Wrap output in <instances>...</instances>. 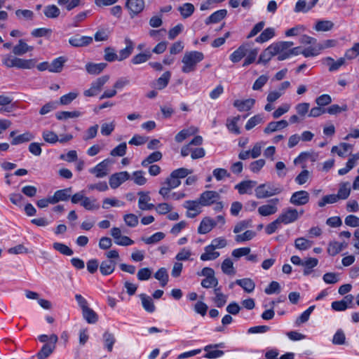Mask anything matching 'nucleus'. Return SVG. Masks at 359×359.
<instances>
[{
	"mask_svg": "<svg viewBox=\"0 0 359 359\" xmlns=\"http://www.w3.org/2000/svg\"><path fill=\"white\" fill-rule=\"evenodd\" d=\"M192 172L191 170L184 168H180L173 170L165 179L163 186L159 189V194L164 200H168L170 197L169 194L170 191L178 187L181 184L180 180L191 174Z\"/></svg>",
	"mask_w": 359,
	"mask_h": 359,
	"instance_id": "1",
	"label": "nucleus"
},
{
	"mask_svg": "<svg viewBox=\"0 0 359 359\" xmlns=\"http://www.w3.org/2000/svg\"><path fill=\"white\" fill-rule=\"evenodd\" d=\"M2 64L7 68L16 67L22 69H31L36 65V59H23L11 54H7L2 57Z\"/></svg>",
	"mask_w": 359,
	"mask_h": 359,
	"instance_id": "2",
	"label": "nucleus"
},
{
	"mask_svg": "<svg viewBox=\"0 0 359 359\" xmlns=\"http://www.w3.org/2000/svg\"><path fill=\"white\" fill-rule=\"evenodd\" d=\"M204 59V55L199 51H187L182 59V72L185 74L193 72L196 70L198 63Z\"/></svg>",
	"mask_w": 359,
	"mask_h": 359,
	"instance_id": "3",
	"label": "nucleus"
},
{
	"mask_svg": "<svg viewBox=\"0 0 359 359\" xmlns=\"http://www.w3.org/2000/svg\"><path fill=\"white\" fill-rule=\"evenodd\" d=\"M283 191V188L280 184L266 182L257 186L255 189V194L257 198L264 199L278 195Z\"/></svg>",
	"mask_w": 359,
	"mask_h": 359,
	"instance_id": "4",
	"label": "nucleus"
},
{
	"mask_svg": "<svg viewBox=\"0 0 359 359\" xmlns=\"http://www.w3.org/2000/svg\"><path fill=\"white\" fill-rule=\"evenodd\" d=\"M303 213V210L299 212L295 208H287L284 209L277 218L281 224H288L296 222Z\"/></svg>",
	"mask_w": 359,
	"mask_h": 359,
	"instance_id": "5",
	"label": "nucleus"
},
{
	"mask_svg": "<svg viewBox=\"0 0 359 359\" xmlns=\"http://www.w3.org/2000/svg\"><path fill=\"white\" fill-rule=\"evenodd\" d=\"M279 203V198H272L268 201L266 203L260 205L257 209V212L259 215L262 217L273 215L278 212Z\"/></svg>",
	"mask_w": 359,
	"mask_h": 359,
	"instance_id": "6",
	"label": "nucleus"
},
{
	"mask_svg": "<svg viewBox=\"0 0 359 359\" xmlns=\"http://www.w3.org/2000/svg\"><path fill=\"white\" fill-rule=\"evenodd\" d=\"M109 76L108 75H104L97 78L96 80L92 82L89 89L84 90L83 95L86 97L95 96L100 92L102 87L109 81Z\"/></svg>",
	"mask_w": 359,
	"mask_h": 359,
	"instance_id": "7",
	"label": "nucleus"
},
{
	"mask_svg": "<svg viewBox=\"0 0 359 359\" xmlns=\"http://www.w3.org/2000/svg\"><path fill=\"white\" fill-rule=\"evenodd\" d=\"M58 337L56 334H52L50 338V343L45 344L37 353L39 359H46L55 350Z\"/></svg>",
	"mask_w": 359,
	"mask_h": 359,
	"instance_id": "8",
	"label": "nucleus"
},
{
	"mask_svg": "<svg viewBox=\"0 0 359 359\" xmlns=\"http://www.w3.org/2000/svg\"><path fill=\"white\" fill-rule=\"evenodd\" d=\"M183 206L187 210L186 213L187 217L194 218L201 212L202 204L199 200L186 201Z\"/></svg>",
	"mask_w": 359,
	"mask_h": 359,
	"instance_id": "9",
	"label": "nucleus"
},
{
	"mask_svg": "<svg viewBox=\"0 0 359 359\" xmlns=\"http://www.w3.org/2000/svg\"><path fill=\"white\" fill-rule=\"evenodd\" d=\"M220 195L215 191H205L203 192L198 198L202 206H210L220 199Z\"/></svg>",
	"mask_w": 359,
	"mask_h": 359,
	"instance_id": "10",
	"label": "nucleus"
},
{
	"mask_svg": "<svg viewBox=\"0 0 359 359\" xmlns=\"http://www.w3.org/2000/svg\"><path fill=\"white\" fill-rule=\"evenodd\" d=\"M110 160L104 159L95 167L90 168L89 172L93 174L97 178H102L107 176L109 173V165Z\"/></svg>",
	"mask_w": 359,
	"mask_h": 359,
	"instance_id": "11",
	"label": "nucleus"
},
{
	"mask_svg": "<svg viewBox=\"0 0 359 359\" xmlns=\"http://www.w3.org/2000/svg\"><path fill=\"white\" fill-rule=\"evenodd\" d=\"M145 3L144 0H127L126 6L129 11L131 18L140 13L144 8Z\"/></svg>",
	"mask_w": 359,
	"mask_h": 359,
	"instance_id": "12",
	"label": "nucleus"
},
{
	"mask_svg": "<svg viewBox=\"0 0 359 359\" xmlns=\"http://www.w3.org/2000/svg\"><path fill=\"white\" fill-rule=\"evenodd\" d=\"M309 201V194L303 190L294 192L290 198V203L294 205H304Z\"/></svg>",
	"mask_w": 359,
	"mask_h": 359,
	"instance_id": "13",
	"label": "nucleus"
},
{
	"mask_svg": "<svg viewBox=\"0 0 359 359\" xmlns=\"http://www.w3.org/2000/svg\"><path fill=\"white\" fill-rule=\"evenodd\" d=\"M130 177V175L126 171L116 172L113 174L109 180L110 187L112 189L118 188L121 184L128 180Z\"/></svg>",
	"mask_w": 359,
	"mask_h": 359,
	"instance_id": "14",
	"label": "nucleus"
},
{
	"mask_svg": "<svg viewBox=\"0 0 359 359\" xmlns=\"http://www.w3.org/2000/svg\"><path fill=\"white\" fill-rule=\"evenodd\" d=\"M92 42L93 38L88 36H79L77 34L69 39V44L76 48L86 46Z\"/></svg>",
	"mask_w": 359,
	"mask_h": 359,
	"instance_id": "15",
	"label": "nucleus"
},
{
	"mask_svg": "<svg viewBox=\"0 0 359 359\" xmlns=\"http://www.w3.org/2000/svg\"><path fill=\"white\" fill-rule=\"evenodd\" d=\"M203 143V137L200 135L196 136L189 143L183 146L181 149V155L183 157L192 154V151L196 147L194 146H200Z\"/></svg>",
	"mask_w": 359,
	"mask_h": 359,
	"instance_id": "16",
	"label": "nucleus"
},
{
	"mask_svg": "<svg viewBox=\"0 0 359 359\" xmlns=\"http://www.w3.org/2000/svg\"><path fill=\"white\" fill-rule=\"evenodd\" d=\"M248 50V45L247 43L242 44L230 55V60L233 63L240 62L246 55Z\"/></svg>",
	"mask_w": 359,
	"mask_h": 359,
	"instance_id": "17",
	"label": "nucleus"
},
{
	"mask_svg": "<svg viewBox=\"0 0 359 359\" xmlns=\"http://www.w3.org/2000/svg\"><path fill=\"white\" fill-rule=\"evenodd\" d=\"M138 195L140 196L138 200V207L140 210H149L154 208V205L149 203L151 201V198L148 192L144 193L140 191L138 193Z\"/></svg>",
	"mask_w": 359,
	"mask_h": 359,
	"instance_id": "18",
	"label": "nucleus"
},
{
	"mask_svg": "<svg viewBox=\"0 0 359 359\" xmlns=\"http://www.w3.org/2000/svg\"><path fill=\"white\" fill-rule=\"evenodd\" d=\"M34 50V47L28 45L24 40L20 39L18 44L13 48V53L15 55H23Z\"/></svg>",
	"mask_w": 359,
	"mask_h": 359,
	"instance_id": "19",
	"label": "nucleus"
},
{
	"mask_svg": "<svg viewBox=\"0 0 359 359\" xmlns=\"http://www.w3.org/2000/svg\"><path fill=\"white\" fill-rule=\"evenodd\" d=\"M255 103V100L252 98L244 100H236L233 102V107L237 108L239 111H248L250 110Z\"/></svg>",
	"mask_w": 359,
	"mask_h": 359,
	"instance_id": "20",
	"label": "nucleus"
},
{
	"mask_svg": "<svg viewBox=\"0 0 359 359\" xmlns=\"http://www.w3.org/2000/svg\"><path fill=\"white\" fill-rule=\"evenodd\" d=\"M72 193V188H67L64 189H60L56 191L53 196H52L51 202L54 204L58 203L59 201H67L70 198V195Z\"/></svg>",
	"mask_w": 359,
	"mask_h": 359,
	"instance_id": "21",
	"label": "nucleus"
},
{
	"mask_svg": "<svg viewBox=\"0 0 359 359\" xmlns=\"http://www.w3.org/2000/svg\"><path fill=\"white\" fill-rule=\"evenodd\" d=\"M217 224V222L210 217H205L200 223L198 232L205 234L210 232Z\"/></svg>",
	"mask_w": 359,
	"mask_h": 359,
	"instance_id": "22",
	"label": "nucleus"
},
{
	"mask_svg": "<svg viewBox=\"0 0 359 359\" xmlns=\"http://www.w3.org/2000/svg\"><path fill=\"white\" fill-rule=\"evenodd\" d=\"M288 126V122L286 120H280L278 121H271L264 128V132L269 134L278 130L285 128Z\"/></svg>",
	"mask_w": 359,
	"mask_h": 359,
	"instance_id": "23",
	"label": "nucleus"
},
{
	"mask_svg": "<svg viewBox=\"0 0 359 359\" xmlns=\"http://www.w3.org/2000/svg\"><path fill=\"white\" fill-rule=\"evenodd\" d=\"M124 41L126 46L119 51L118 61H122L128 58L132 54L134 49V43L129 38H126Z\"/></svg>",
	"mask_w": 359,
	"mask_h": 359,
	"instance_id": "24",
	"label": "nucleus"
},
{
	"mask_svg": "<svg viewBox=\"0 0 359 359\" xmlns=\"http://www.w3.org/2000/svg\"><path fill=\"white\" fill-rule=\"evenodd\" d=\"M204 252L201 254L200 259L202 261H212L218 258L220 253L215 250V249L210 245L205 247Z\"/></svg>",
	"mask_w": 359,
	"mask_h": 359,
	"instance_id": "25",
	"label": "nucleus"
},
{
	"mask_svg": "<svg viewBox=\"0 0 359 359\" xmlns=\"http://www.w3.org/2000/svg\"><path fill=\"white\" fill-rule=\"evenodd\" d=\"M222 344H215V345H208L204 348L205 351L206 352L205 355V358L213 359L217 358L224 355V351L221 350H212V348H215L217 347H222Z\"/></svg>",
	"mask_w": 359,
	"mask_h": 359,
	"instance_id": "26",
	"label": "nucleus"
},
{
	"mask_svg": "<svg viewBox=\"0 0 359 359\" xmlns=\"http://www.w3.org/2000/svg\"><path fill=\"white\" fill-rule=\"evenodd\" d=\"M227 15L226 9L218 10L212 13L208 18H206L205 23L208 25L212 23H217L223 20Z\"/></svg>",
	"mask_w": 359,
	"mask_h": 359,
	"instance_id": "27",
	"label": "nucleus"
},
{
	"mask_svg": "<svg viewBox=\"0 0 359 359\" xmlns=\"http://www.w3.org/2000/svg\"><path fill=\"white\" fill-rule=\"evenodd\" d=\"M324 64L329 67L330 72H334L339 69L345 63V57H340L337 61H334L330 57H325L324 60Z\"/></svg>",
	"mask_w": 359,
	"mask_h": 359,
	"instance_id": "28",
	"label": "nucleus"
},
{
	"mask_svg": "<svg viewBox=\"0 0 359 359\" xmlns=\"http://www.w3.org/2000/svg\"><path fill=\"white\" fill-rule=\"evenodd\" d=\"M13 100V99L9 95H0V106L1 107L0 109L1 113L11 112L13 111V107L11 105Z\"/></svg>",
	"mask_w": 359,
	"mask_h": 359,
	"instance_id": "29",
	"label": "nucleus"
},
{
	"mask_svg": "<svg viewBox=\"0 0 359 359\" xmlns=\"http://www.w3.org/2000/svg\"><path fill=\"white\" fill-rule=\"evenodd\" d=\"M235 283L241 287L248 293L252 292L255 288V282L249 278L237 279Z\"/></svg>",
	"mask_w": 359,
	"mask_h": 359,
	"instance_id": "30",
	"label": "nucleus"
},
{
	"mask_svg": "<svg viewBox=\"0 0 359 359\" xmlns=\"http://www.w3.org/2000/svg\"><path fill=\"white\" fill-rule=\"evenodd\" d=\"M257 184L255 181L247 180L243 181L236 184L235 189L238 190L240 194H245L250 193L254 186Z\"/></svg>",
	"mask_w": 359,
	"mask_h": 359,
	"instance_id": "31",
	"label": "nucleus"
},
{
	"mask_svg": "<svg viewBox=\"0 0 359 359\" xmlns=\"http://www.w3.org/2000/svg\"><path fill=\"white\" fill-rule=\"evenodd\" d=\"M241 116H236L226 119V128L231 133L239 135L241 134V130L238 126V122L239 121Z\"/></svg>",
	"mask_w": 359,
	"mask_h": 359,
	"instance_id": "32",
	"label": "nucleus"
},
{
	"mask_svg": "<svg viewBox=\"0 0 359 359\" xmlns=\"http://www.w3.org/2000/svg\"><path fill=\"white\" fill-rule=\"evenodd\" d=\"M107 67V64L104 62L101 63H93L88 62L86 65V69L90 74H99L101 73L104 68Z\"/></svg>",
	"mask_w": 359,
	"mask_h": 359,
	"instance_id": "33",
	"label": "nucleus"
},
{
	"mask_svg": "<svg viewBox=\"0 0 359 359\" xmlns=\"http://www.w3.org/2000/svg\"><path fill=\"white\" fill-rule=\"evenodd\" d=\"M116 267V262L112 260L103 261L100 264V271L103 276L112 273Z\"/></svg>",
	"mask_w": 359,
	"mask_h": 359,
	"instance_id": "34",
	"label": "nucleus"
},
{
	"mask_svg": "<svg viewBox=\"0 0 359 359\" xmlns=\"http://www.w3.org/2000/svg\"><path fill=\"white\" fill-rule=\"evenodd\" d=\"M81 205L89 211H94L100 209V204L97 203V199L95 198L88 197L86 196Z\"/></svg>",
	"mask_w": 359,
	"mask_h": 359,
	"instance_id": "35",
	"label": "nucleus"
},
{
	"mask_svg": "<svg viewBox=\"0 0 359 359\" xmlns=\"http://www.w3.org/2000/svg\"><path fill=\"white\" fill-rule=\"evenodd\" d=\"M140 298L142 302V305L146 311L149 313H153L155 311V305L152 299L149 296L145 294H140Z\"/></svg>",
	"mask_w": 359,
	"mask_h": 359,
	"instance_id": "36",
	"label": "nucleus"
},
{
	"mask_svg": "<svg viewBox=\"0 0 359 359\" xmlns=\"http://www.w3.org/2000/svg\"><path fill=\"white\" fill-rule=\"evenodd\" d=\"M198 132L197 128L191 127L187 129H184L180 131L175 137V140L177 142H182L183 140L187 139L188 137L194 135Z\"/></svg>",
	"mask_w": 359,
	"mask_h": 359,
	"instance_id": "37",
	"label": "nucleus"
},
{
	"mask_svg": "<svg viewBox=\"0 0 359 359\" xmlns=\"http://www.w3.org/2000/svg\"><path fill=\"white\" fill-rule=\"evenodd\" d=\"M351 193V187L350 183L346 182H342L339 184V189L338 190L337 194H335L337 196V198L338 200H345L346 199Z\"/></svg>",
	"mask_w": 359,
	"mask_h": 359,
	"instance_id": "38",
	"label": "nucleus"
},
{
	"mask_svg": "<svg viewBox=\"0 0 359 359\" xmlns=\"http://www.w3.org/2000/svg\"><path fill=\"white\" fill-rule=\"evenodd\" d=\"M34 138V135L29 131H27L21 135H19L11 141L13 145H18L25 142H28Z\"/></svg>",
	"mask_w": 359,
	"mask_h": 359,
	"instance_id": "39",
	"label": "nucleus"
},
{
	"mask_svg": "<svg viewBox=\"0 0 359 359\" xmlns=\"http://www.w3.org/2000/svg\"><path fill=\"white\" fill-rule=\"evenodd\" d=\"M275 36V30L272 27H268L265 29L259 36L255 39L257 43H264Z\"/></svg>",
	"mask_w": 359,
	"mask_h": 359,
	"instance_id": "40",
	"label": "nucleus"
},
{
	"mask_svg": "<svg viewBox=\"0 0 359 359\" xmlns=\"http://www.w3.org/2000/svg\"><path fill=\"white\" fill-rule=\"evenodd\" d=\"M318 264V259L314 257H310L304 260L303 264L302 265L304 266V275H309L312 272V269L316 267Z\"/></svg>",
	"mask_w": 359,
	"mask_h": 359,
	"instance_id": "41",
	"label": "nucleus"
},
{
	"mask_svg": "<svg viewBox=\"0 0 359 359\" xmlns=\"http://www.w3.org/2000/svg\"><path fill=\"white\" fill-rule=\"evenodd\" d=\"M66 60V58L62 56L55 58L50 64L49 72L56 73L60 72Z\"/></svg>",
	"mask_w": 359,
	"mask_h": 359,
	"instance_id": "42",
	"label": "nucleus"
},
{
	"mask_svg": "<svg viewBox=\"0 0 359 359\" xmlns=\"http://www.w3.org/2000/svg\"><path fill=\"white\" fill-rule=\"evenodd\" d=\"M294 45L291 41H280L271 44L274 49L275 53L289 52L290 48Z\"/></svg>",
	"mask_w": 359,
	"mask_h": 359,
	"instance_id": "43",
	"label": "nucleus"
},
{
	"mask_svg": "<svg viewBox=\"0 0 359 359\" xmlns=\"http://www.w3.org/2000/svg\"><path fill=\"white\" fill-rule=\"evenodd\" d=\"M276 55L271 44L266 48L259 55L258 63H267L272 57Z\"/></svg>",
	"mask_w": 359,
	"mask_h": 359,
	"instance_id": "44",
	"label": "nucleus"
},
{
	"mask_svg": "<svg viewBox=\"0 0 359 359\" xmlns=\"http://www.w3.org/2000/svg\"><path fill=\"white\" fill-rule=\"evenodd\" d=\"M171 74L169 71L164 72L156 81L155 87L158 90L165 88L170 79Z\"/></svg>",
	"mask_w": 359,
	"mask_h": 359,
	"instance_id": "45",
	"label": "nucleus"
},
{
	"mask_svg": "<svg viewBox=\"0 0 359 359\" xmlns=\"http://www.w3.org/2000/svg\"><path fill=\"white\" fill-rule=\"evenodd\" d=\"M154 278L157 279L162 287H165L168 282V273L167 269L164 267L160 268L154 274Z\"/></svg>",
	"mask_w": 359,
	"mask_h": 359,
	"instance_id": "46",
	"label": "nucleus"
},
{
	"mask_svg": "<svg viewBox=\"0 0 359 359\" xmlns=\"http://www.w3.org/2000/svg\"><path fill=\"white\" fill-rule=\"evenodd\" d=\"M102 338L104 347L109 352H111L113 350L114 344L116 342V339L114 334L109 332H105L103 334Z\"/></svg>",
	"mask_w": 359,
	"mask_h": 359,
	"instance_id": "47",
	"label": "nucleus"
},
{
	"mask_svg": "<svg viewBox=\"0 0 359 359\" xmlns=\"http://www.w3.org/2000/svg\"><path fill=\"white\" fill-rule=\"evenodd\" d=\"M83 318L90 324L95 323L98 320L97 313L90 308H86L82 311Z\"/></svg>",
	"mask_w": 359,
	"mask_h": 359,
	"instance_id": "48",
	"label": "nucleus"
},
{
	"mask_svg": "<svg viewBox=\"0 0 359 359\" xmlns=\"http://www.w3.org/2000/svg\"><path fill=\"white\" fill-rule=\"evenodd\" d=\"M194 6L191 3H185L178 8V11L183 18L190 17L194 13Z\"/></svg>",
	"mask_w": 359,
	"mask_h": 359,
	"instance_id": "49",
	"label": "nucleus"
},
{
	"mask_svg": "<svg viewBox=\"0 0 359 359\" xmlns=\"http://www.w3.org/2000/svg\"><path fill=\"white\" fill-rule=\"evenodd\" d=\"M221 269L222 272L226 275L233 276L236 273L233 263L229 258H226L223 261Z\"/></svg>",
	"mask_w": 359,
	"mask_h": 359,
	"instance_id": "50",
	"label": "nucleus"
},
{
	"mask_svg": "<svg viewBox=\"0 0 359 359\" xmlns=\"http://www.w3.org/2000/svg\"><path fill=\"white\" fill-rule=\"evenodd\" d=\"M125 203L115 198H106L102 201V208L109 209L110 207H123Z\"/></svg>",
	"mask_w": 359,
	"mask_h": 359,
	"instance_id": "51",
	"label": "nucleus"
},
{
	"mask_svg": "<svg viewBox=\"0 0 359 359\" xmlns=\"http://www.w3.org/2000/svg\"><path fill=\"white\" fill-rule=\"evenodd\" d=\"M43 13L48 18H57L60 14V11L55 5H48L44 8Z\"/></svg>",
	"mask_w": 359,
	"mask_h": 359,
	"instance_id": "52",
	"label": "nucleus"
},
{
	"mask_svg": "<svg viewBox=\"0 0 359 359\" xmlns=\"http://www.w3.org/2000/svg\"><path fill=\"white\" fill-rule=\"evenodd\" d=\"M313 245V241L304 237H300L294 241V246L299 250H306L310 248Z\"/></svg>",
	"mask_w": 359,
	"mask_h": 359,
	"instance_id": "53",
	"label": "nucleus"
},
{
	"mask_svg": "<svg viewBox=\"0 0 359 359\" xmlns=\"http://www.w3.org/2000/svg\"><path fill=\"white\" fill-rule=\"evenodd\" d=\"M162 158L161 151H156L149 154L144 160L142 161V165L146 167L154 162L158 161Z\"/></svg>",
	"mask_w": 359,
	"mask_h": 359,
	"instance_id": "54",
	"label": "nucleus"
},
{
	"mask_svg": "<svg viewBox=\"0 0 359 359\" xmlns=\"http://www.w3.org/2000/svg\"><path fill=\"white\" fill-rule=\"evenodd\" d=\"M81 115V113L79 111H59L55 114L56 118L58 120H66L68 118H74L79 117Z\"/></svg>",
	"mask_w": 359,
	"mask_h": 359,
	"instance_id": "55",
	"label": "nucleus"
},
{
	"mask_svg": "<svg viewBox=\"0 0 359 359\" xmlns=\"http://www.w3.org/2000/svg\"><path fill=\"white\" fill-rule=\"evenodd\" d=\"M332 342L334 345H344L346 343V335L343 330L338 329L334 333Z\"/></svg>",
	"mask_w": 359,
	"mask_h": 359,
	"instance_id": "56",
	"label": "nucleus"
},
{
	"mask_svg": "<svg viewBox=\"0 0 359 359\" xmlns=\"http://www.w3.org/2000/svg\"><path fill=\"white\" fill-rule=\"evenodd\" d=\"M91 11L88 10L85 11H82L76 14L72 19V26L74 27H77L79 26L80 23L83 22L86 18L90 14Z\"/></svg>",
	"mask_w": 359,
	"mask_h": 359,
	"instance_id": "57",
	"label": "nucleus"
},
{
	"mask_svg": "<svg viewBox=\"0 0 359 359\" xmlns=\"http://www.w3.org/2000/svg\"><path fill=\"white\" fill-rule=\"evenodd\" d=\"M334 24L330 20H320L317 22L315 29L318 32H327L332 29Z\"/></svg>",
	"mask_w": 359,
	"mask_h": 359,
	"instance_id": "58",
	"label": "nucleus"
},
{
	"mask_svg": "<svg viewBox=\"0 0 359 359\" xmlns=\"http://www.w3.org/2000/svg\"><path fill=\"white\" fill-rule=\"evenodd\" d=\"M42 137L46 142L50 144H55L59 140L57 134L48 130H45L43 131Z\"/></svg>",
	"mask_w": 359,
	"mask_h": 359,
	"instance_id": "59",
	"label": "nucleus"
},
{
	"mask_svg": "<svg viewBox=\"0 0 359 359\" xmlns=\"http://www.w3.org/2000/svg\"><path fill=\"white\" fill-rule=\"evenodd\" d=\"M255 235L256 233L255 231L247 230L243 233L237 234L235 237V241L237 243H243L245 241H250L255 236Z\"/></svg>",
	"mask_w": 359,
	"mask_h": 359,
	"instance_id": "60",
	"label": "nucleus"
},
{
	"mask_svg": "<svg viewBox=\"0 0 359 359\" xmlns=\"http://www.w3.org/2000/svg\"><path fill=\"white\" fill-rule=\"evenodd\" d=\"M104 59L109 62L118 60V55L114 48L107 47L104 50Z\"/></svg>",
	"mask_w": 359,
	"mask_h": 359,
	"instance_id": "61",
	"label": "nucleus"
},
{
	"mask_svg": "<svg viewBox=\"0 0 359 359\" xmlns=\"http://www.w3.org/2000/svg\"><path fill=\"white\" fill-rule=\"evenodd\" d=\"M165 238V233L163 232H157L154 233L149 237L147 238H142V240L146 243V244H154L159 242L160 241L163 240Z\"/></svg>",
	"mask_w": 359,
	"mask_h": 359,
	"instance_id": "62",
	"label": "nucleus"
},
{
	"mask_svg": "<svg viewBox=\"0 0 359 359\" xmlns=\"http://www.w3.org/2000/svg\"><path fill=\"white\" fill-rule=\"evenodd\" d=\"M53 247L55 250L60 252L62 255L67 256L73 255V250L63 243L56 242L53 244Z\"/></svg>",
	"mask_w": 359,
	"mask_h": 359,
	"instance_id": "63",
	"label": "nucleus"
},
{
	"mask_svg": "<svg viewBox=\"0 0 359 359\" xmlns=\"http://www.w3.org/2000/svg\"><path fill=\"white\" fill-rule=\"evenodd\" d=\"M310 104L308 102L299 103L295 106V109L298 115L304 118L309 113Z\"/></svg>",
	"mask_w": 359,
	"mask_h": 359,
	"instance_id": "64",
	"label": "nucleus"
}]
</instances>
